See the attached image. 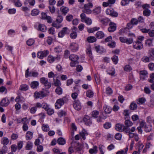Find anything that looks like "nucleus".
Here are the masks:
<instances>
[{"mask_svg":"<svg viewBox=\"0 0 154 154\" xmlns=\"http://www.w3.org/2000/svg\"><path fill=\"white\" fill-rule=\"evenodd\" d=\"M150 79L148 80L150 83H154V73H152L150 75Z\"/></svg>","mask_w":154,"mask_h":154,"instance_id":"60","label":"nucleus"},{"mask_svg":"<svg viewBox=\"0 0 154 154\" xmlns=\"http://www.w3.org/2000/svg\"><path fill=\"white\" fill-rule=\"evenodd\" d=\"M97 147L96 146H94L93 149H91L89 150V152L91 154L96 153L97 152Z\"/></svg>","mask_w":154,"mask_h":154,"instance_id":"30","label":"nucleus"},{"mask_svg":"<svg viewBox=\"0 0 154 154\" xmlns=\"http://www.w3.org/2000/svg\"><path fill=\"white\" fill-rule=\"evenodd\" d=\"M128 150V148L127 147L125 149V150H121L117 152H116V154H127Z\"/></svg>","mask_w":154,"mask_h":154,"instance_id":"39","label":"nucleus"},{"mask_svg":"<svg viewBox=\"0 0 154 154\" xmlns=\"http://www.w3.org/2000/svg\"><path fill=\"white\" fill-rule=\"evenodd\" d=\"M123 125L119 124H117L116 126V129L118 131L122 132L123 131Z\"/></svg>","mask_w":154,"mask_h":154,"instance_id":"28","label":"nucleus"},{"mask_svg":"<svg viewBox=\"0 0 154 154\" xmlns=\"http://www.w3.org/2000/svg\"><path fill=\"white\" fill-rule=\"evenodd\" d=\"M137 103L139 104H143L145 101V100L143 98H141L138 99L137 100Z\"/></svg>","mask_w":154,"mask_h":154,"instance_id":"48","label":"nucleus"},{"mask_svg":"<svg viewBox=\"0 0 154 154\" xmlns=\"http://www.w3.org/2000/svg\"><path fill=\"white\" fill-rule=\"evenodd\" d=\"M33 133L32 132L27 131L26 135V138L27 140H31L32 138Z\"/></svg>","mask_w":154,"mask_h":154,"instance_id":"20","label":"nucleus"},{"mask_svg":"<svg viewBox=\"0 0 154 154\" xmlns=\"http://www.w3.org/2000/svg\"><path fill=\"white\" fill-rule=\"evenodd\" d=\"M95 35L97 38L101 39L104 37L105 34L103 32L99 31L97 32Z\"/></svg>","mask_w":154,"mask_h":154,"instance_id":"15","label":"nucleus"},{"mask_svg":"<svg viewBox=\"0 0 154 154\" xmlns=\"http://www.w3.org/2000/svg\"><path fill=\"white\" fill-rule=\"evenodd\" d=\"M38 85L39 83L38 82L36 81H34L31 82L30 84V86L32 88L35 89L37 88Z\"/></svg>","mask_w":154,"mask_h":154,"instance_id":"22","label":"nucleus"},{"mask_svg":"<svg viewBox=\"0 0 154 154\" xmlns=\"http://www.w3.org/2000/svg\"><path fill=\"white\" fill-rule=\"evenodd\" d=\"M72 146L73 147L74 150L76 152H77L80 154H82V146L78 142H73L72 143Z\"/></svg>","mask_w":154,"mask_h":154,"instance_id":"1","label":"nucleus"},{"mask_svg":"<svg viewBox=\"0 0 154 154\" xmlns=\"http://www.w3.org/2000/svg\"><path fill=\"white\" fill-rule=\"evenodd\" d=\"M54 85L56 86H57V87H60L61 85V83L60 81L58 79H56V80H55L54 79Z\"/></svg>","mask_w":154,"mask_h":154,"instance_id":"35","label":"nucleus"},{"mask_svg":"<svg viewBox=\"0 0 154 154\" xmlns=\"http://www.w3.org/2000/svg\"><path fill=\"white\" fill-rule=\"evenodd\" d=\"M55 60V58L53 56L49 55L48 57V61L50 63H52Z\"/></svg>","mask_w":154,"mask_h":154,"instance_id":"32","label":"nucleus"},{"mask_svg":"<svg viewBox=\"0 0 154 154\" xmlns=\"http://www.w3.org/2000/svg\"><path fill=\"white\" fill-rule=\"evenodd\" d=\"M69 48L72 52H75L78 50L79 45L76 43H72L70 44Z\"/></svg>","mask_w":154,"mask_h":154,"instance_id":"6","label":"nucleus"},{"mask_svg":"<svg viewBox=\"0 0 154 154\" xmlns=\"http://www.w3.org/2000/svg\"><path fill=\"white\" fill-rule=\"evenodd\" d=\"M152 127L150 125H146L145 126V131L146 132H149L151 130Z\"/></svg>","mask_w":154,"mask_h":154,"instance_id":"49","label":"nucleus"},{"mask_svg":"<svg viewBox=\"0 0 154 154\" xmlns=\"http://www.w3.org/2000/svg\"><path fill=\"white\" fill-rule=\"evenodd\" d=\"M152 39L149 38L145 41V43L146 46L148 47H150L153 45Z\"/></svg>","mask_w":154,"mask_h":154,"instance_id":"19","label":"nucleus"},{"mask_svg":"<svg viewBox=\"0 0 154 154\" xmlns=\"http://www.w3.org/2000/svg\"><path fill=\"white\" fill-rule=\"evenodd\" d=\"M29 3V5L31 6H33L35 3V0H26L25 1L24 4L25 5L27 4L28 3Z\"/></svg>","mask_w":154,"mask_h":154,"instance_id":"29","label":"nucleus"},{"mask_svg":"<svg viewBox=\"0 0 154 154\" xmlns=\"http://www.w3.org/2000/svg\"><path fill=\"white\" fill-rule=\"evenodd\" d=\"M14 3H15V5L17 7H20L22 5V4L20 1V0H14Z\"/></svg>","mask_w":154,"mask_h":154,"instance_id":"46","label":"nucleus"},{"mask_svg":"<svg viewBox=\"0 0 154 154\" xmlns=\"http://www.w3.org/2000/svg\"><path fill=\"white\" fill-rule=\"evenodd\" d=\"M67 98L64 97L62 98L57 99L55 104V108L57 109H60L64 104V102L66 101Z\"/></svg>","mask_w":154,"mask_h":154,"instance_id":"2","label":"nucleus"},{"mask_svg":"<svg viewBox=\"0 0 154 154\" xmlns=\"http://www.w3.org/2000/svg\"><path fill=\"white\" fill-rule=\"evenodd\" d=\"M20 88L21 90L26 91L28 89V87L26 85H22L20 86Z\"/></svg>","mask_w":154,"mask_h":154,"instance_id":"44","label":"nucleus"},{"mask_svg":"<svg viewBox=\"0 0 154 154\" xmlns=\"http://www.w3.org/2000/svg\"><path fill=\"white\" fill-rule=\"evenodd\" d=\"M143 14L144 16H149L150 14V11L148 9H146L143 11Z\"/></svg>","mask_w":154,"mask_h":154,"instance_id":"38","label":"nucleus"},{"mask_svg":"<svg viewBox=\"0 0 154 154\" xmlns=\"http://www.w3.org/2000/svg\"><path fill=\"white\" fill-rule=\"evenodd\" d=\"M15 101L17 102H21V101H24V98L21 96H18L16 97Z\"/></svg>","mask_w":154,"mask_h":154,"instance_id":"47","label":"nucleus"},{"mask_svg":"<svg viewBox=\"0 0 154 154\" xmlns=\"http://www.w3.org/2000/svg\"><path fill=\"white\" fill-rule=\"evenodd\" d=\"M29 69L28 68L26 71L25 72V77L26 78H27L28 76H32V72H29Z\"/></svg>","mask_w":154,"mask_h":154,"instance_id":"59","label":"nucleus"},{"mask_svg":"<svg viewBox=\"0 0 154 154\" xmlns=\"http://www.w3.org/2000/svg\"><path fill=\"white\" fill-rule=\"evenodd\" d=\"M80 134L82 138L85 140L86 139L85 136L88 134L87 131L85 129H83L82 131L80 133Z\"/></svg>","mask_w":154,"mask_h":154,"instance_id":"18","label":"nucleus"},{"mask_svg":"<svg viewBox=\"0 0 154 154\" xmlns=\"http://www.w3.org/2000/svg\"><path fill=\"white\" fill-rule=\"evenodd\" d=\"M61 11L65 15L69 11V8L67 7H64L63 6L61 7L60 9Z\"/></svg>","mask_w":154,"mask_h":154,"instance_id":"25","label":"nucleus"},{"mask_svg":"<svg viewBox=\"0 0 154 154\" xmlns=\"http://www.w3.org/2000/svg\"><path fill=\"white\" fill-rule=\"evenodd\" d=\"M101 8L100 6L95 8L93 10V12L96 14H97L101 12Z\"/></svg>","mask_w":154,"mask_h":154,"instance_id":"27","label":"nucleus"},{"mask_svg":"<svg viewBox=\"0 0 154 154\" xmlns=\"http://www.w3.org/2000/svg\"><path fill=\"white\" fill-rule=\"evenodd\" d=\"M49 10L51 13L53 14L55 12V8L53 5L49 6L48 7Z\"/></svg>","mask_w":154,"mask_h":154,"instance_id":"57","label":"nucleus"},{"mask_svg":"<svg viewBox=\"0 0 154 154\" xmlns=\"http://www.w3.org/2000/svg\"><path fill=\"white\" fill-rule=\"evenodd\" d=\"M148 67L150 70L153 71L154 70V63H150L148 65Z\"/></svg>","mask_w":154,"mask_h":154,"instance_id":"63","label":"nucleus"},{"mask_svg":"<svg viewBox=\"0 0 154 154\" xmlns=\"http://www.w3.org/2000/svg\"><path fill=\"white\" fill-rule=\"evenodd\" d=\"M49 53V52L47 50L38 52L37 54V57L39 58L42 59L44 57H46Z\"/></svg>","mask_w":154,"mask_h":154,"instance_id":"4","label":"nucleus"},{"mask_svg":"<svg viewBox=\"0 0 154 154\" xmlns=\"http://www.w3.org/2000/svg\"><path fill=\"white\" fill-rule=\"evenodd\" d=\"M131 23L133 25H137L138 22L137 19L133 18L131 20Z\"/></svg>","mask_w":154,"mask_h":154,"instance_id":"53","label":"nucleus"},{"mask_svg":"<svg viewBox=\"0 0 154 154\" xmlns=\"http://www.w3.org/2000/svg\"><path fill=\"white\" fill-rule=\"evenodd\" d=\"M72 31L70 35V36L71 38L73 39H75L77 36V33L76 31L77 29V28L75 26H74L73 28H72Z\"/></svg>","mask_w":154,"mask_h":154,"instance_id":"8","label":"nucleus"},{"mask_svg":"<svg viewBox=\"0 0 154 154\" xmlns=\"http://www.w3.org/2000/svg\"><path fill=\"white\" fill-rule=\"evenodd\" d=\"M99 112L97 110L93 111L92 112V115L93 117L94 118H97L99 115Z\"/></svg>","mask_w":154,"mask_h":154,"instance_id":"43","label":"nucleus"},{"mask_svg":"<svg viewBox=\"0 0 154 154\" xmlns=\"http://www.w3.org/2000/svg\"><path fill=\"white\" fill-rule=\"evenodd\" d=\"M36 99L42 98L45 97L47 95V92L45 91L36 92L34 93Z\"/></svg>","mask_w":154,"mask_h":154,"instance_id":"3","label":"nucleus"},{"mask_svg":"<svg viewBox=\"0 0 154 154\" xmlns=\"http://www.w3.org/2000/svg\"><path fill=\"white\" fill-rule=\"evenodd\" d=\"M83 121L86 125H90L92 122L90 116L88 115H85L83 119Z\"/></svg>","mask_w":154,"mask_h":154,"instance_id":"9","label":"nucleus"},{"mask_svg":"<svg viewBox=\"0 0 154 154\" xmlns=\"http://www.w3.org/2000/svg\"><path fill=\"white\" fill-rule=\"evenodd\" d=\"M42 107L46 111L49 108V105H48L46 103H42Z\"/></svg>","mask_w":154,"mask_h":154,"instance_id":"64","label":"nucleus"},{"mask_svg":"<svg viewBox=\"0 0 154 154\" xmlns=\"http://www.w3.org/2000/svg\"><path fill=\"white\" fill-rule=\"evenodd\" d=\"M63 20V17L61 15L57 16L56 19V21L57 23H60L62 22Z\"/></svg>","mask_w":154,"mask_h":154,"instance_id":"55","label":"nucleus"},{"mask_svg":"<svg viewBox=\"0 0 154 154\" xmlns=\"http://www.w3.org/2000/svg\"><path fill=\"white\" fill-rule=\"evenodd\" d=\"M129 0H122L121 4L122 6H125L128 5L129 3Z\"/></svg>","mask_w":154,"mask_h":154,"instance_id":"54","label":"nucleus"},{"mask_svg":"<svg viewBox=\"0 0 154 154\" xmlns=\"http://www.w3.org/2000/svg\"><path fill=\"white\" fill-rule=\"evenodd\" d=\"M32 147V143L31 142H29L27 144L26 148L27 150H30Z\"/></svg>","mask_w":154,"mask_h":154,"instance_id":"45","label":"nucleus"},{"mask_svg":"<svg viewBox=\"0 0 154 154\" xmlns=\"http://www.w3.org/2000/svg\"><path fill=\"white\" fill-rule=\"evenodd\" d=\"M93 95L94 93L91 90H89L86 92V95L87 97L91 98L93 97Z\"/></svg>","mask_w":154,"mask_h":154,"instance_id":"33","label":"nucleus"},{"mask_svg":"<svg viewBox=\"0 0 154 154\" xmlns=\"http://www.w3.org/2000/svg\"><path fill=\"white\" fill-rule=\"evenodd\" d=\"M124 123L125 125H123V127H126L129 128V127L132 126L133 125L132 122L128 119V118L127 119L125 120Z\"/></svg>","mask_w":154,"mask_h":154,"instance_id":"14","label":"nucleus"},{"mask_svg":"<svg viewBox=\"0 0 154 154\" xmlns=\"http://www.w3.org/2000/svg\"><path fill=\"white\" fill-rule=\"evenodd\" d=\"M39 11L37 9L32 10L31 11V14L32 16H36L39 13Z\"/></svg>","mask_w":154,"mask_h":154,"instance_id":"31","label":"nucleus"},{"mask_svg":"<svg viewBox=\"0 0 154 154\" xmlns=\"http://www.w3.org/2000/svg\"><path fill=\"white\" fill-rule=\"evenodd\" d=\"M137 146H138L137 148L138 149V151L139 152V154L140 152V151L142 149L144 146L142 143H140L139 142L138 143Z\"/></svg>","mask_w":154,"mask_h":154,"instance_id":"58","label":"nucleus"},{"mask_svg":"<svg viewBox=\"0 0 154 154\" xmlns=\"http://www.w3.org/2000/svg\"><path fill=\"white\" fill-rule=\"evenodd\" d=\"M116 43L114 41H112L110 42H109L108 44V45L111 48H114L115 47Z\"/></svg>","mask_w":154,"mask_h":154,"instance_id":"51","label":"nucleus"},{"mask_svg":"<svg viewBox=\"0 0 154 154\" xmlns=\"http://www.w3.org/2000/svg\"><path fill=\"white\" fill-rule=\"evenodd\" d=\"M42 129L44 131L47 132L49 130V126L47 124H44L42 126Z\"/></svg>","mask_w":154,"mask_h":154,"instance_id":"26","label":"nucleus"},{"mask_svg":"<svg viewBox=\"0 0 154 154\" xmlns=\"http://www.w3.org/2000/svg\"><path fill=\"white\" fill-rule=\"evenodd\" d=\"M35 42V41L34 39L30 38L27 40L26 42V44L29 46L32 45Z\"/></svg>","mask_w":154,"mask_h":154,"instance_id":"34","label":"nucleus"},{"mask_svg":"<svg viewBox=\"0 0 154 154\" xmlns=\"http://www.w3.org/2000/svg\"><path fill=\"white\" fill-rule=\"evenodd\" d=\"M9 143V140L7 137H4L2 138V143L4 145H7Z\"/></svg>","mask_w":154,"mask_h":154,"instance_id":"40","label":"nucleus"},{"mask_svg":"<svg viewBox=\"0 0 154 154\" xmlns=\"http://www.w3.org/2000/svg\"><path fill=\"white\" fill-rule=\"evenodd\" d=\"M47 112V113L49 115H52L54 112V110L53 109L49 108V107L46 110Z\"/></svg>","mask_w":154,"mask_h":154,"instance_id":"52","label":"nucleus"},{"mask_svg":"<svg viewBox=\"0 0 154 154\" xmlns=\"http://www.w3.org/2000/svg\"><path fill=\"white\" fill-rule=\"evenodd\" d=\"M55 92L57 94L60 95L63 92L62 89L60 87H57L56 89Z\"/></svg>","mask_w":154,"mask_h":154,"instance_id":"37","label":"nucleus"},{"mask_svg":"<svg viewBox=\"0 0 154 154\" xmlns=\"http://www.w3.org/2000/svg\"><path fill=\"white\" fill-rule=\"evenodd\" d=\"M69 59L72 61L76 62L79 59V57L77 55L72 54L69 56Z\"/></svg>","mask_w":154,"mask_h":154,"instance_id":"16","label":"nucleus"},{"mask_svg":"<svg viewBox=\"0 0 154 154\" xmlns=\"http://www.w3.org/2000/svg\"><path fill=\"white\" fill-rule=\"evenodd\" d=\"M103 126L104 128L106 129H108L111 127V123L109 122H107L104 124Z\"/></svg>","mask_w":154,"mask_h":154,"instance_id":"61","label":"nucleus"},{"mask_svg":"<svg viewBox=\"0 0 154 154\" xmlns=\"http://www.w3.org/2000/svg\"><path fill=\"white\" fill-rule=\"evenodd\" d=\"M8 151V148L5 145L4 146L0 149V151L3 154L6 153Z\"/></svg>","mask_w":154,"mask_h":154,"instance_id":"36","label":"nucleus"},{"mask_svg":"<svg viewBox=\"0 0 154 154\" xmlns=\"http://www.w3.org/2000/svg\"><path fill=\"white\" fill-rule=\"evenodd\" d=\"M103 109L104 110V112L106 113V114H109L111 113L112 109H111L109 106H105L103 107Z\"/></svg>","mask_w":154,"mask_h":154,"instance_id":"23","label":"nucleus"},{"mask_svg":"<svg viewBox=\"0 0 154 154\" xmlns=\"http://www.w3.org/2000/svg\"><path fill=\"white\" fill-rule=\"evenodd\" d=\"M111 58L112 61L115 64H116L117 63L118 57L117 56H113Z\"/></svg>","mask_w":154,"mask_h":154,"instance_id":"56","label":"nucleus"},{"mask_svg":"<svg viewBox=\"0 0 154 154\" xmlns=\"http://www.w3.org/2000/svg\"><path fill=\"white\" fill-rule=\"evenodd\" d=\"M137 104L134 103H132L130 106V108L131 110H135L137 109Z\"/></svg>","mask_w":154,"mask_h":154,"instance_id":"41","label":"nucleus"},{"mask_svg":"<svg viewBox=\"0 0 154 154\" xmlns=\"http://www.w3.org/2000/svg\"><path fill=\"white\" fill-rule=\"evenodd\" d=\"M110 20L107 19H103L100 20L101 23L105 25H106Z\"/></svg>","mask_w":154,"mask_h":154,"instance_id":"42","label":"nucleus"},{"mask_svg":"<svg viewBox=\"0 0 154 154\" xmlns=\"http://www.w3.org/2000/svg\"><path fill=\"white\" fill-rule=\"evenodd\" d=\"M109 27L108 30L109 32H113L116 30V25L115 23L110 22L109 24Z\"/></svg>","mask_w":154,"mask_h":154,"instance_id":"7","label":"nucleus"},{"mask_svg":"<svg viewBox=\"0 0 154 154\" xmlns=\"http://www.w3.org/2000/svg\"><path fill=\"white\" fill-rule=\"evenodd\" d=\"M87 40L89 43H93L96 41V39L94 36H90L87 38Z\"/></svg>","mask_w":154,"mask_h":154,"instance_id":"24","label":"nucleus"},{"mask_svg":"<svg viewBox=\"0 0 154 154\" xmlns=\"http://www.w3.org/2000/svg\"><path fill=\"white\" fill-rule=\"evenodd\" d=\"M88 25H90L92 24V21L90 18L87 17L84 21Z\"/></svg>","mask_w":154,"mask_h":154,"instance_id":"50","label":"nucleus"},{"mask_svg":"<svg viewBox=\"0 0 154 154\" xmlns=\"http://www.w3.org/2000/svg\"><path fill=\"white\" fill-rule=\"evenodd\" d=\"M93 6V4L91 3H90L85 4L84 7L85 8L89 9V8H92Z\"/></svg>","mask_w":154,"mask_h":154,"instance_id":"62","label":"nucleus"},{"mask_svg":"<svg viewBox=\"0 0 154 154\" xmlns=\"http://www.w3.org/2000/svg\"><path fill=\"white\" fill-rule=\"evenodd\" d=\"M68 28L67 27L63 28L62 30L58 34V36L59 38H63L66 34Z\"/></svg>","mask_w":154,"mask_h":154,"instance_id":"10","label":"nucleus"},{"mask_svg":"<svg viewBox=\"0 0 154 154\" xmlns=\"http://www.w3.org/2000/svg\"><path fill=\"white\" fill-rule=\"evenodd\" d=\"M57 142L59 145H64L66 143V140L63 137H60L57 140Z\"/></svg>","mask_w":154,"mask_h":154,"instance_id":"21","label":"nucleus"},{"mask_svg":"<svg viewBox=\"0 0 154 154\" xmlns=\"http://www.w3.org/2000/svg\"><path fill=\"white\" fill-rule=\"evenodd\" d=\"M9 100L8 98L5 97L2 99L1 100L0 105L3 106H6L9 104Z\"/></svg>","mask_w":154,"mask_h":154,"instance_id":"11","label":"nucleus"},{"mask_svg":"<svg viewBox=\"0 0 154 154\" xmlns=\"http://www.w3.org/2000/svg\"><path fill=\"white\" fill-rule=\"evenodd\" d=\"M73 106L74 108L76 110H79L81 108L80 103L78 100H76L74 101Z\"/></svg>","mask_w":154,"mask_h":154,"instance_id":"12","label":"nucleus"},{"mask_svg":"<svg viewBox=\"0 0 154 154\" xmlns=\"http://www.w3.org/2000/svg\"><path fill=\"white\" fill-rule=\"evenodd\" d=\"M133 46L136 49L140 50L143 48V44L140 41L137 40L134 43Z\"/></svg>","mask_w":154,"mask_h":154,"instance_id":"5","label":"nucleus"},{"mask_svg":"<svg viewBox=\"0 0 154 154\" xmlns=\"http://www.w3.org/2000/svg\"><path fill=\"white\" fill-rule=\"evenodd\" d=\"M38 30L45 32L47 30V28L43 24H39L38 26Z\"/></svg>","mask_w":154,"mask_h":154,"instance_id":"17","label":"nucleus"},{"mask_svg":"<svg viewBox=\"0 0 154 154\" xmlns=\"http://www.w3.org/2000/svg\"><path fill=\"white\" fill-rule=\"evenodd\" d=\"M140 74L141 79L144 80L147 77L148 73L146 71L143 70L140 71Z\"/></svg>","mask_w":154,"mask_h":154,"instance_id":"13","label":"nucleus"}]
</instances>
